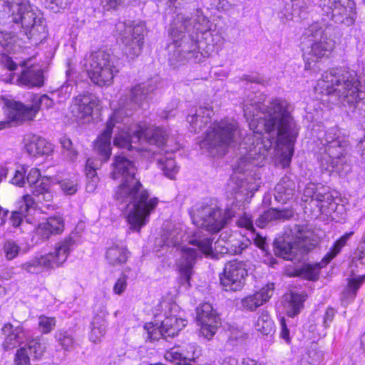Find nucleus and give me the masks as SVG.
Returning a JSON list of instances; mask_svg holds the SVG:
<instances>
[{
	"label": "nucleus",
	"instance_id": "nucleus-45",
	"mask_svg": "<svg viewBox=\"0 0 365 365\" xmlns=\"http://www.w3.org/2000/svg\"><path fill=\"white\" fill-rule=\"evenodd\" d=\"M364 280L365 275L357 278L349 279L347 287L341 294L342 299H346L349 302L352 301L355 298L358 289L364 283Z\"/></svg>",
	"mask_w": 365,
	"mask_h": 365
},
{
	"label": "nucleus",
	"instance_id": "nucleus-46",
	"mask_svg": "<svg viewBox=\"0 0 365 365\" xmlns=\"http://www.w3.org/2000/svg\"><path fill=\"white\" fill-rule=\"evenodd\" d=\"M354 235V232H346L339 240H337L329 252L327 253L322 259L324 264H328L335 256H336L341 251V248L345 246L346 242Z\"/></svg>",
	"mask_w": 365,
	"mask_h": 365
},
{
	"label": "nucleus",
	"instance_id": "nucleus-37",
	"mask_svg": "<svg viewBox=\"0 0 365 365\" xmlns=\"http://www.w3.org/2000/svg\"><path fill=\"white\" fill-rule=\"evenodd\" d=\"M26 150L33 156L48 155L52 153L53 147L44 138L37 137L26 145Z\"/></svg>",
	"mask_w": 365,
	"mask_h": 365
},
{
	"label": "nucleus",
	"instance_id": "nucleus-44",
	"mask_svg": "<svg viewBox=\"0 0 365 365\" xmlns=\"http://www.w3.org/2000/svg\"><path fill=\"white\" fill-rule=\"evenodd\" d=\"M364 280L365 275L357 278L349 279L347 287L341 294L342 299H346L349 302L352 301L355 298L358 289L364 283Z\"/></svg>",
	"mask_w": 365,
	"mask_h": 365
},
{
	"label": "nucleus",
	"instance_id": "nucleus-43",
	"mask_svg": "<svg viewBox=\"0 0 365 365\" xmlns=\"http://www.w3.org/2000/svg\"><path fill=\"white\" fill-rule=\"evenodd\" d=\"M54 337L64 351H71L73 348L75 340L71 331L59 329L56 331Z\"/></svg>",
	"mask_w": 365,
	"mask_h": 365
},
{
	"label": "nucleus",
	"instance_id": "nucleus-11",
	"mask_svg": "<svg viewBox=\"0 0 365 365\" xmlns=\"http://www.w3.org/2000/svg\"><path fill=\"white\" fill-rule=\"evenodd\" d=\"M302 45L304 58L316 61L329 56L334 47V41L328 37L323 25L314 22L306 29Z\"/></svg>",
	"mask_w": 365,
	"mask_h": 365
},
{
	"label": "nucleus",
	"instance_id": "nucleus-62",
	"mask_svg": "<svg viewBox=\"0 0 365 365\" xmlns=\"http://www.w3.org/2000/svg\"><path fill=\"white\" fill-rule=\"evenodd\" d=\"M252 240L256 247L259 248L263 252H264L266 255L269 253V247L265 237H263L259 234H257L253 236Z\"/></svg>",
	"mask_w": 365,
	"mask_h": 365
},
{
	"label": "nucleus",
	"instance_id": "nucleus-33",
	"mask_svg": "<svg viewBox=\"0 0 365 365\" xmlns=\"http://www.w3.org/2000/svg\"><path fill=\"white\" fill-rule=\"evenodd\" d=\"M294 215L292 210L270 208L265 211L257 220L256 225L262 228L267 222L272 220H284L290 219Z\"/></svg>",
	"mask_w": 365,
	"mask_h": 365
},
{
	"label": "nucleus",
	"instance_id": "nucleus-5",
	"mask_svg": "<svg viewBox=\"0 0 365 365\" xmlns=\"http://www.w3.org/2000/svg\"><path fill=\"white\" fill-rule=\"evenodd\" d=\"M356 72L346 68L324 72L317 82V90L329 96L334 104L342 105L352 118H365V92L360 89Z\"/></svg>",
	"mask_w": 365,
	"mask_h": 365
},
{
	"label": "nucleus",
	"instance_id": "nucleus-14",
	"mask_svg": "<svg viewBox=\"0 0 365 365\" xmlns=\"http://www.w3.org/2000/svg\"><path fill=\"white\" fill-rule=\"evenodd\" d=\"M145 26L143 22L118 21L115 32L124 46L123 52L130 59H134L142 51Z\"/></svg>",
	"mask_w": 365,
	"mask_h": 365
},
{
	"label": "nucleus",
	"instance_id": "nucleus-61",
	"mask_svg": "<svg viewBox=\"0 0 365 365\" xmlns=\"http://www.w3.org/2000/svg\"><path fill=\"white\" fill-rule=\"evenodd\" d=\"M26 170L24 168L21 167L20 170H16L14 177L11 178V182L12 184L23 187L26 184Z\"/></svg>",
	"mask_w": 365,
	"mask_h": 365
},
{
	"label": "nucleus",
	"instance_id": "nucleus-10",
	"mask_svg": "<svg viewBox=\"0 0 365 365\" xmlns=\"http://www.w3.org/2000/svg\"><path fill=\"white\" fill-rule=\"evenodd\" d=\"M240 135L238 125L234 120L215 121L210 127L201 146L213 155H224L229 146L237 141Z\"/></svg>",
	"mask_w": 365,
	"mask_h": 365
},
{
	"label": "nucleus",
	"instance_id": "nucleus-52",
	"mask_svg": "<svg viewBox=\"0 0 365 365\" xmlns=\"http://www.w3.org/2000/svg\"><path fill=\"white\" fill-rule=\"evenodd\" d=\"M55 183L59 184L61 190L66 195H72L78 190V183L71 179H64L61 181H56V180Z\"/></svg>",
	"mask_w": 365,
	"mask_h": 365
},
{
	"label": "nucleus",
	"instance_id": "nucleus-42",
	"mask_svg": "<svg viewBox=\"0 0 365 365\" xmlns=\"http://www.w3.org/2000/svg\"><path fill=\"white\" fill-rule=\"evenodd\" d=\"M255 327L264 335L272 334L274 331V324L267 311L262 310L256 322Z\"/></svg>",
	"mask_w": 365,
	"mask_h": 365
},
{
	"label": "nucleus",
	"instance_id": "nucleus-39",
	"mask_svg": "<svg viewBox=\"0 0 365 365\" xmlns=\"http://www.w3.org/2000/svg\"><path fill=\"white\" fill-rule=\"evenodd\" d=\"M26 344L23 348H26L28 354L31 359L34 360L41 359L46 349V344L41 341V339L38 336L36 338L27 337Z\"/></svg>",
	"mask_w": 365,
	"mask_h": 365
},
{
	"label": "nucleus",
	"instance_id": "nucleus-26",
	"mask_svg": "<svg viewBox=\"0 0 365 365\" xmlns=\"http://www.w3.org/2000/svg\"><path fill=\"white\" fill-rule=\"evenodd\" d=\"M2 332L5 335L3 346L5 350L12 349L24 343L29 336V333L23 327H14L11 324H5L2 328Z\"/></svg>",
	"mask_w": 365,
	"mask_h": 365
},
{
	"label": "nucleus",
	"instance_id": "nucleus-8",
	"mask_svg": "<svg viewBox=\"0 0 365 365\" xmlns=\"http://www.w3.org/2000/svg\"><path fill=\"white\" fill-rule=\"evenodd\" d=\"M91 81L100 86H109L119 72L118 58L110 51L98 50L90 54L84 63Z\"/></svg>",
	"mask_w": 365,
	"mask_h": 365
},
{
	"label": "nucleus",
	"instance_id": "nucleus-19",
	"mask_svg": "<svg viewBox=\"0 0 365 365\" xmlns=\"http://www.w3.org/2000/svg\"><path fill=\"white\" fill-rule=\"evenodd\" d=\"M236 235H232L228 231H224L221 232L220 235V240L217 241L215 245V249L212 248V240L207 237L202 235L200 232H196L189 240V244L197 247L199 250L203 253L205 256L212 258L218 259L217 253L221 247H218V243L220 245H225L231 239L232 237H235Z\"/></svg>",
	"mask_w": 365,
	"mask_h": 365
},
{
	"label": "nucleus",
	"instance_id": "nucleus-40",
	"mask_svg": "<svg viewBox=\"0 0 365 365\" xmlns=\"http://www.w3.org/2000/svg\"><path fill=\"white\" fill-rule=\"evenodd\" d=\"M314 196V202L317 203L316 205L319 206L321 209L326 207H330L331 209L335 207L336 204L334 197L329 192V187L317 185Z\"/></svg>",
	"mask_w": 365,
	"mask_h": 365
},
{
	"label": "nucleus",
	"instance_id": "nucleus-47",
	"mask_svg": "<svg viewBox=\"0 0 365 365\" xmlns=\"http://www.w3.org/2000/svg\"><path fill=\"white\" fill-rule=\"evenodd\" d=\"M354 235V232H346L339 240H337L329 252L327 253L322 259L324 264H328L335 256H336L341 251V248L345 246L346 242Z\"/></svg>",
	"mask_w": 365,
	"mask_h": 365
},
{
	"label": "nucleus",
	"instance_id": "nucleus-12",
	"mask_svg": "<svg viewBox=\"0 0 365 365\" xmlns=\"http://www.w3.org/2000/svg\"><path fill=\"white\" fill-rule=\"evenodd\" d=\"M75 244L74 237L69 235L56 245L53 252L44 255L35 256L29 261L22 263L20 267L31 274H38L44 269L58 267L66 261Z\"/></svg>",
	"mask_w": 365,
	"mask_h": 365
},
{
	"label": "nucleus",
	"instance_id": "nucleus-63",
	"mask_svg": "<svg viewBox=\"0 0 365 365\" xmlns=\"http://www.w3.org/2000/svg\"><path fill=\"white\" fill-rule=\"evenodd\" d=\"M242 80L245 81L247 83H254L262 86H264L266 83V81L258 74L244 75L242 77Z\"/></svg>",
	"mask_w": 365,
	"mask_h": 365
},
{
	"label": "nucleus",
	"instance_id": "nucleus-3",
	"mask_svg": "<svg viewBox=\"0 0 365 365\" xmlns=\"http://www.w3.org/2000/svg\"><path fill=\"white\" fill-rule=\"evenodd\" d=\"M137 168L124 155H115L111 164L110 178L120 180L114 198L121 205L124 215L134 231L140 229L149 221L151 212L158 204V199L150 197L149 192L136 178Z\"/></svg>",
	"mask_w": 365,
	"mask_h": 365
},
{
	"label": "nucleus",
	"instance_id": "nucleus-15",
	"mask_svg": "<svg viewBox=\"0 0 365 365\" xmlns=\"http://www.w3.org/2000/svg\"><path fill=\"white\" fill-rule=\"evenodd\" d=\"M322 15L335 23L352 25L356 16L355 3L352 0H318Z\"/></svg>",
	"mask_w": 365,
	"mask_h": 365
},
{
	"label": "nucleus",
	"instance_id": "nucleus-36",
	"mask_svg": "<svg viewBox=\"0 0 365 365\" xmlns=\"http://www.w3.org/2000/svg\"><path fill=\"white\" fill-rule=\"evenodd\" d=\"M326 264L322 261L313 264H304L302 267L294 269L292 276L299 277L308 280H317L319 277L320 269Z\"/></svg>",
	"mask_w": 365,
	"mask_h": 365
},
{
	"label": "nucleus",
	"instance_id": "nucleus-24",
	"mask_svg": "<svg viewBox=\"0 0 365 365\" xmlns=\"http://www.w3.org/2000/svg\"><path fill=\"white\" fill-rule=\"evenodd\" d=\"M98 102L97 98L91 93L80 94L73 98L71 112L77 118H84L91 115Z\"/></svg>",
	"mask_w": 365,
	"mask_h": 365
},
{
	"label": "nucleus",
	"instance_id": "nucleus-29",
	"mask_svg": "<svg viewBox=\"0 0 365 365\" xmlns=\"http://www.w3.org/2000/svg\"><path fill=\"white\" fill-rule=\"evenodd\" d=\"M296 192L295 182L289 176H284L274 187V198L281 203H284L292 198Z\"/></svg>",
	"mask_w": 365,
	"mask_h": 365
},
{
	"label": "nucleus",
	"instance_id": "nucleus-55",
	"mask_svg": "<svg viewBox=\"0 0 365 365\" xmlns=\"http://www.w3.org/2000/svg\"><path fill=\"white\" fill-rule=\"evenodd\" d=\"M31 357L28 354L26 348L20 347L16 350L14 356V365H30V359Z\"/></svg>",
	"mask_w": 365,
	"mask_h": 365
},
{
	"label": "nucleus",
	"instance_id": "nucleus-51",
	"mask_svg": "<svg viewBox=\"0 0 365 365\" xmlns=\"http://www.w3.org/2000/svg\"><path fill=\"white\" fill-rule=\"evenodd\" d=\"M54 102L48 95L43 94L41 96L35 95L32 98V107L36 108V114L41 108L48 109L53 107Z\"/></svg>",
	"mask_w": 365,
	"mask_h": 365
},
{
	"label": "nucleus",
	"instance_id": "nucleus-18",
	"mask_svg": "<svg viewBox=\"0 0 365 365\" xmlns=\"http://www.w3.org/2000/svg\"><path fill=\"white\" fill-rule=\"evenodd\" d=\"M196 319L200 325V334L208 340L214 336L221 325L220 317L209 303H204L197 308Z\"/></svg>",
	"mask_w": 365,
	"mask_h": 365
},
{
	"label": "nucleus",
	"instance_id": "nucleus-23",
	"mask_svg": "<svg viewBox=\"0 0 365 365\" xmlns=\"http://www.w3.org/2000/svg\"><path fill=\"white\" fill-rule=\"evenodd\" d=\"M200 355V351L197 349L195 344L190 343L171 349L167 352L165 358L178 365H190Z\"/></svg>",
	"mask_w": 365,
	"mask_h": 365
},
{
	"label": "nucleus",
	"instance_id": "nucleus-41",
	"mask_svg": "<svg viewBox=\"0 0 365 365\" xmlns=\"http://www.w3.org/2000/svg\"><path fill=\"white\" fill-rule=\"evenodd\" d=\"M85 170L86 175V190L88 192H93L99 182V178L96 173V165L91 159L87 160Z\"/></svg>",
	"mask_w": 365,
	"mask_h": 365
},
{
	"label": "nucleus",
	"instance_id": "nucleus-38",
	"mask_svg": "<svg viewBox=\"0 0 365 365\" xmlns=\"http://www.w3.org/2000/svg\"><path fill=\"white\" fill-rule=\"evenodd\" d=\"M107 327V322L105 314H96L91 322V332L89 334V339L91 341L98 344L101 341V338L105 335Z\"/></svg>",
	"mask_w": 365,
	"mask_h": 365
},
{
	"label": "nucleus",
	"instance_id": "nucleus-53",
	"mask_svg": "<svg viewBox=\"0 0 365 365\" xmlns=\"http://www.w3.org/2000/svg\"><path fill=\"white\" fill-rule=\"evenodd\" d=\"M6 258L9 260L14 259L19 253L20 247L12 240H8L4 245Z\"/></svg>",
	"mask_w": 365,
	"mask_h": 365
},
{
	"label": "nucleus",
	"instance_id": "nucleus-17",
	"mask_svg": "<svg viewBox=\"0 0 365 365\" xmlns=\"http://www.w3.org/2000/svg\"><path fill=\"white\" fill-rule=\"evenodd\" d=\"M247 277L246 264L242 261L232 260L225 264L220 284L225 291L240 290Z\"/></svg>",
	"mask_w": 365,
	"mask_h": 365
},
{
	"label": "nucleus",
	"instance_id": "nucleus-50",
	"mask_svg": "<svg viewBox=\"0 0 365 365\" xmlns=\"http://www.w3.org/2000/svg\"><path fill=\"white\" fill-rule=\"evenodd\" d=\"M182 233L175 228L171 231H167L163 236L165 244L168 247L178 246L182 240Z\"/></svg>",
	"mask_w": 365,
	"mask_h": 365
},
{
	"label": "nucleus",
	"instance_id": "nucleus-13",
	"mask_svg": "<svg viewBox=\"0 0 365 365\" xmlns=\"http://www.w3.org/2000/svg\"><path fill=\"white\" fill-rule=\"evenodd\" d=\"M235 215L232 209L223 210L217 200L211 199L203 202L192 217L193 222L205 230L216 233L220 232Z\"/></svg>",
	"mask_w": 365,
	"mask_h": 365
},
{
	"label": "nucleus",
	"instance_id": "nucleus-25",
	"mask_svg": "<svg viewBox=\"0 0 365 365\" xmlns=\"http://www.w3.org/2000/svg\"><path fill=\"white\" fill-rule=\"evenodd\" d=\"M274 290V284L268 283L259 292L243 298L241 302L242 307L248 311H255L272 297Z\"/></svg>",
	"mask_w": 365,
	"mask_h": 365
},
{
	"label": "nucleus",
	"instance_id": "nucleus-20",
	"mask_svg": "<svg viewBox=\"0 0 365 365\" xmlns=\"http://www.w3.org/2000/svg\"><path fill=\"white\" fill-rule=\"evenodd\" d=\"M64 220L61 216L49 217L45 222H40L36 227L32 241L40 244L48 240L51 236L60 235L64 230Z\"/></svg>",
	"mask_w": 365,
	"mask_h": 365
},
{
	"label": "nucleus",
	"instance_id": "nucleus-58",
	"mask_svg": "<svg viewBox=\"0 0 365 365\" xmlns=\"http://www.w3.org/2000/svg\"><path fill=\"white\" fill-rule=\"evenodd\" d=\"M317 184L309 183L308 184L304 190L302 200L305 202H314V197L316 194Z\"/></svg>",
	"mask_w": 365,
	"mask_h": 365
},
{
	"label": "nucleus",
	"instance_id": "nucleus-6",
	"mask_svg": "<svg viewBox=\"0 0 365 365\" xmlns=\"http://www.w3.org/2000/svg\"><path fill=\"white\" fill-rule=\"evenodd\" d=\"M0 11L10 15L31 44L37 45L46 37L45 20L34 11L29 0H0Z\"/></svg>",
	"mask_w": 365,
	"mask_h": 365
},
{
	"label": "nucleus",
	"instance_id": "nucleus-7",
	"mask_svg": "<svg viewBox=\"0 0 365 365\" xmlns=\"http://www.w3.org/2000/svg\"><path fill=\"white\" fill-rule=\"evenodd\" d=\"M322 147L319 148L318 161L322 170L329 173H339L347 162V141L340 135L337 127L329 128L319 136Z\"/></svg>",
	"mask_w": 365,
	"mask_h": 365
},
{
	"label": "nucleus",
	"instance_id": "nucleus-34",
	"mask_svg": "<svg viewBox=\"0 0 365 365\" xmlns=\"http://www.w3.org/2000/svg\"><path fill=\"white\" fill-rule=\"evenodd\" d=\"M129 256L130 252L127 248L117 244H113L109 247L106 252L107 262L113 266H118L125 263Z\"/></svg>",
	"mask_w": 365,
	"mask_h": 365
},
{
	"label": "nucleus",
	"instance_id": "nucleus-16",
	"mask_svg": "<svg viewBox=\"0 0 365 365\" xmlns=\"http://www.w3.org/2000/svg\"><path fill=\"white\" fill-rule=\"evenodd\" d=\"M186 326V320L176 316L166 317L159 324L158 322L146 323L144 329L151 340L173 338Z\"/></svg>",
	"mask_w": 365,
	"mask_h": 365
},
{
	"label": "nucleus",
	"instance_id": "nucleus-49",
	"mask_svg": "<svg viewBox=\"0 0 365 365\" xmlns=\"http://www.w3.org/2000/svg\"><path fill=\"white\" fill-rule=\"evenodd\" d=\"M134 273H131L129 267H125L120 277L118 279L113 286V292L115 294L121 295L127 287V280L130 278H135Z\"/></svg>",
	"mask_w": 365,
	"mask_h": 365
},
{
	"label": "nucleus",
	"instance_id": "nucleus-48",
	"mask_svg": "<svg viewBox=\"0 0 365 365\" xmlns=\"http://www.w3.org/2000/svg\"><path fill=\"white\" fill-rule=\"evenodd\" d=\"M296 6H301L300 2H297L296 0H282L279 4L280 13L282 14L281 18L290 20L295 14L300 16Z\"/></svg>",
	"mask_w": 365,
	"mask_h": 365
},
{
	"label": "nucleus",
	"instance_id": "nucleus-30",
	"mask_svg": "<svg viewBox=\"0 0 365 365\" xmlns=\"http://www.w3.org/2000/svg\"><path fill=\"white\" fill-rule=\"evenodd\" d=\"M218 247H221L219 250L220 255L229 254L232 255L241 254L245 250L247 249L251 245V240L242 236L232 237L225 245L218 243Z\"/></svg>",
	"mask_w": 365,
	"mask_h": 365
},
{
	"label": "nucleus",
	"instance_id": "nucleus-64",
	"mask_svg": "<svg viewBox=\"0 0 365 365\" xmlns=\"http://www.w3.org/2000/svg\"><path fill=\"white\" fill-rule=\"evenodd\" d=\"M12 36L13 35L11 32L0 31V54L3 53L5 47L8 46L9 40Z\"/></svg>",
	"mask_w": 365,
	"mask_h": 365
},
{
	"label": "nucleus",
	"instance_id": "nucleus-21",
	"mask_svg": "<svg viewBox=\"0 0 365 365\" xmlns=\"http://www.w3.org/2000/svg\"><path fill=\"white\" fill-rule=\"evenodd\" d=\"M197 250L192 248H185L178 259V267L180 272L179 284L185 288H189L190 279L194 272L193 267L199 256Z\"/></svg>",
	"mask_w": 365,
	"mask_h": 365
},
{
	"label": "nucleus",
	"instance_id": "nucleus-9",
	"mask_svg": "<svg viewBox=\"0 0 365 365\" xmlns=\"http://www.w3.org/2000/svg\"><path fill=\"white\" fill-rule=\"evenodd\" d=\"M318 239L309 231L298 229L296 236L289 240L280 237L273 242L274 254L284 259L301 262L306 255L317 245Z\"/></svg>",
	"mask_w": 365,
	"mask_h": 365
},
{
	"label": "nucleus",
	"instance_id": "nucleus-4",
	"mask_svg": "<svg viewBox=\"0 0 365 365\" xmlns=\"http://www.w3.org/2000/svg\"><path fill=\"white\" fill-rule=\"evenodd\" d=\"M169 34L172 42L168 45V60L171 65L190 61L200 63L205 55L200 51L202 39L211 36L209 21L202 14L188 16L177 14L170 24Z\"/></svg>",
	"mask_w": 365,
	"mask_h": 365
},
{
	"label": "nucleus",
	"instance_id": "nucleus-22",
	"mask_svg": "<svg viewBox=\"0 0 365 365\" xmlns=\"http://www.w3.org/2000/svg\"><path fill=\"white\" fill-rule=\"evenodd\" d=\"M4 104L7 108V117L11 122L21 123L34 120L36 115V108L31 105H24L14 100H6Z\"/></svg>",
	"mask_w": 365,
	"mask_h": 365
},
{
	"label": "nucleus",
	"instance_id": "nucleus-60",
	"mask_svg": "<svg viewBox=\"0 0 365 365\" xmlns=\"http://www.w3.org/2000/svg\"><path fill=\"white\" fill-rule=\"evenodd\" d=\"M304 301V298L302 295L299 294H292V299H291V305L292 307V315H296L297 314L302 307V304Z\"/></svg>",
	"mask_w": 365,
	"mask_h": 365
},
{
	"label": "nucleus",
	"instance_id": "nucleus-35",
	"mask_svg": "<svg viewBox=\"0 0 365 365\" xmlns=\"http://www.w3.org/2000/svg\"><path fill=\"white\" fill-rule=\"evenodd\" d=\"M19 210L14 211L10 217L11 223L14 227H19L23 221V217L31 210L35 209V200L32 196L26 195L19 202Z\"/></svg>",
	"mask_w": 365,
	"mask_h": 365
},
{
	"label": "nucleus",
	"instance_id": "nucleus-28",
	"mask_svg": "<svg viewBox=\"0 0 365 365\" xmlns=\"http://www.w3.org/2000/svg\"><path fill=\"white\" fill-rule=\"evenodd\" d=\"M213 115V110L210 106H200L195 110L194 114H190L187 117V121L190 123L195 133L200 130L208 124Z\"/></svg>",
	"mask_w": 365,
	"mask_h": 365
},
{
	"label": "nucleus",
	"instance_id": "nucleus-2",
	"mask_svg": "<svg viewBox=\"0 0 365 365\" xmlns=\"http://www.w3.org/2000/svg\"><path fill=\"white\" fill-rule=\"evenodd\" d=\"M153 88L143 83L131 88L129 96L120 99V107L116 109L107 122L106 129L95 143V150L101 161H107L111 155V134L114 128L117 133L113 139L114 145L128 150L140 151V145L147 143L155 145L159 149L166 143L168 134L159 127L147 126L145 124L129 123V117L139 108L145 110L148 106L150 93Z\"/></svg>",
	"mask_w": 365,
	"mask_h": 365
},
{
	"label": "nucleus",
	"instance_id": "nucleus-31",
	"mask_svg": "<svg viewBox=\"0 0 365 365\" xmlns=\"http://www.w3.org/2000/svg\"><path fill=\"white\" fill-rule=\"evenodd\" d=\"M56 178L51 176H43L41 179L39 185H36L31 190L35 200V206L37 203H43L51 202L53 195L49 190L50 185L55 183Z\"/></svg>",
	"mask_w": 365,
	"mask_h": 365
},
{
	"label": "nucleus",
	"instance_id": "nucleus-27",
	"mask_svg": "<svg viewBox=\"0 0 365 365\" xmlns=\"http://www.w3.org/2000/svg\"><path fill=\"white\" fill-rule=\"evenodd\" d=\"M154 160L157 162L158 168L163 171L164 175L173 179L178 173V167L173 158V153L165 151L164 153L154 152Z\"/></svg>",
	"mask_w": 365,
	"mask_h": 365
},
{
	"label": "nucleus",
	"instance_id": "nucleus-32",
	"mask_svg": "<svg viewBox=\"0 0 365 365\" xmlns=\"http://www.w3.org/2000/svg\"><path fill=\"white\" fill-rule=\"evenodd\" d=\"M19 80L28 88H41L44 84L45 76L41 69L31 67L21 72Z\"/></svg>",
	"mask_w": 365,
	"mask_h": 365
},
{
	"label": "nucleus",
	"instance_id": "nucleus-1",
	"mask_svg": "<svg viewBox=\"0 0 365 365\" xmlns=\"http://www.w3.org/2000/svg\"><path fill=\"white\" fill-rule=\"evenodd\" d=\"M262 94L248 96L243 103L244 115L250 121L252 132L239 143L240 157L233 170L239 181L237 192H252L251 182L254 167H261L277 141L285 145L292 155L293 145L298 135V128L290 114L289 103L275 98L265 105Z\"/></svg>",
	"mask_w": 365,
	"mask_h": 365
},
{
	"label": "nucleus",
	"instance_id": "nucleus-59",
	"mask_svg": "<svg viewBox=\"0 0 365 365\" xmlns=\"http://www.w3.org/2000/svg\"><path fill=\"white\" fill-rule=\"evenodd\" d=\"M237 224L240 227L245 228L247 230L252 232H254L255 230L253 220H252L251 216L247 213H245L237 220Z\"/></svg>",
	"mask_w": 365,
	"mask_h": 365
},
{
	"label": "nucleus",
	"instance_id": "nucleus-57",
	"mask_svg": "<svg viewBox=\"0 0 365 365\" xmlns=\"http://www.w3.org/2000/svg\"><path fill=\"white\" fill-rule=\"evenodd\" d=\"M60 143L65 151L67 152V157L71 160H74L76 158L78 153L77 151L73 148V143L71 139L66 137H63L61 138Z\"/></svg>",
	"mask_w": 365,
	"mask_h": 365
},
{
	"label": "nucleus",
	"instance_id": "nucleus-56",
	"mask_svg": "<svg viewBox=\"0 0 365 365\" xmlns=\"http://www.w3.org/2000/svg\"><path fill=\"white\" fill-rule=\"evenodd\" d=\"M26 183L27 182L31 187V190L38 184L41 179L43 178L41 176L40 170L37 168H31L26 176Z\"/></svg>",
	"mask_w": 365,
	"mask_h": 365
},
{
	"label": "nucleus",
	"instance_id": "nucleus-54",
	"mask_svg": "<svg viewBox=\"0 0 365 365\" xmlns=\"http://www.w3.org/2000/svg\"><path fill=\"white\" fill-rule=\"evenodd\" d=\"M38 326L43 334H48L55 327L56 319L53 317L41 316L38 319Z\"/></svg>",
	"mask_w": 365,
	"mask_h": 365
}]
</instances>
